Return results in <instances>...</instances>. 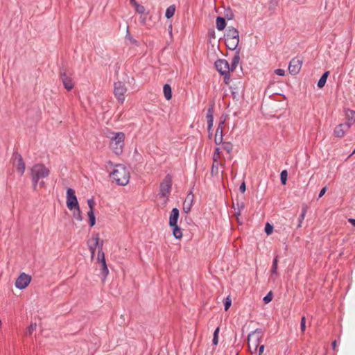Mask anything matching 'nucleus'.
Instances as JSON below:
<instances>
[{"mask_svg": "<svg viewBox=\"0 0 355 355\" xmlns=\"http://www.w3.org/2000/svg\"><path fill=\"white\" fill-rule=\"evenodd\" d=\"M101 265V280L104 282L105 279L107 278V276L109 273V270L107 266V263L105 260H103V261L98 262Z\"/></svg>", "mask_w": 355, "mask_h": 355, "instance_id": "4be33fe9", "label": "nucleus"}, {"mask_svg": "<svg viewBox=\"0 0 355 355\" xmlns=\"http://www.w3.org/2000/svg\"><path fill=\"white\" fill-rule=\"evenodd\" d=\"M226 121V116H224L223 114L220 118V121L218 123L216 132L214 138V142L216 145H220L223 143V127L224 124L225 123Z\"/></svg>", "mask_w": 355, "mask_h": 355, "instance_id": "9b49d317", "label": "nucleus"}, {"mask_svg": "<svg viewBox=\"0 0 355 355\" xmlns=\"http://www.w3.org/2000/svg\"><path fill=\"white\" fill-rule=\"evenodd\" d=\"M227 26L225 18L218 16L216 19V27L218 31H223Z\"/></svg>", "mask_w": 355, "mask_h": 355, "instance_id": "412c9836", "label": "nucleus"}, {"mask_svg": "<svg viewBox=\"0 0 355 355\" xmlns=\"http://www.w3.org/2000/svg\"><path fill=\"white\" fill-rule=\"evenodd\" d=\"M275 73L279 76H284L285 75V71L282 69H277L275 70Z\"/></svg>", "mask_w": 355, "mask_h": 355, "instance_id": "864d4df0", "label": "nucleus"}, {"mask_svg": "<svg viewBox=\"0 0 355 355\" xmlns=\"http://www.w3.org/2000/svg\"><path fill=\"white\" fill-rule=\"evenodd\" d=\"M50 171L44 164H35L31 168V175L39 179L47 178Z\"/></svg>", "mask_w": 355, "mask_h": 355, "instance_id": "39448f33", "label": "nucleus"}, {"mask_svg": "<svg viewBox=\"0 0 355 355\" xmlns=\"http://www.w3.org/2000/svg\"><path fill=\"white\" fill-rule=\"evenodd\" d=\"M348 221L351 225L355 227V218H349Z\"/></svg>", "mask_w": 355, "mask_h": 355, "instance_id": "680f3d73", "label": "nucleus"}, {"mask_svg": "<svg viewBox=\"0 0 355 355\" xmlns=\"http://www.w3.org/2000/svg\"><path fill=\"white\" fill-rule=\"evenodd\" d=\"M103 260H105L104 252L101 249V246H98L97 261L101 262L103 261Z\"/></svg>", "mask_w": 355, "mask_h": 355, "instance_id": "79ce46f5", "label": "nucleus"}, {"mask_svg": "<svg viewBox=\"0 0 355 355\" xmlns=\"http://www.w3.org/2000/svg\"><path fill=\"white\" fill-rule=\"evenodd\" d=\"M224 37L227 40H236L239 42V32L236 28L229 26L224 35Z\"/></svg>", "mask_w": 355, "mask_h": 355, "instance_id": "dca6fc26", "label": "nucleus"}, {"mask_svg": "<svg viewBox=\"0 0 355 355\" xmlns=\"http://www.w3.org/2000/svg\"><path fill=\"white\" fill-rule=\"evenodd\" d=\"M332 349L336 352V340H334L331 343Z\"/></svg>", "mask_w": 355, "mask_h": 355, "instance_id": "052dcab7", "label": "nucleus"}, {"mask_svg": "<svg viewBox=\"0 0 355 355\" xmlns=\"http://www.w3.org/2000/svg\"><path fill=\"white\" fill-rule=\"evenodd\" d=\"M175 12V5L169 6L166 8V12H165V17H166V19L171 18L174 15Z\"/></svg>", "mask_w": 355, "mask_h": 355, "instance_id": "c85d7f7f", "label": "nucleus"}, {"mask_svg": "<svg viewBox=\"0 0 355 355\" xmlns=\"http://www.w3.org/2000/svg\"><path fill=\"white\" fill-rule=\"evenodd\" d=\"M209 35L213 37V38H215V31L214 30H211L209 32Z\"/></svg>", "mask_w": 355, "mask_h": 355, "instance_id": "e2e57ef3", "label": "nucleus"}, {"mask_svg": "<svg viewBox=\"0 0 355 355\" xmlns=\"http://www.w3.org/2000/svg\"><path fill=\"white\" fill-rule=\"evenodd\" d=\"M306 212H307V207L306 205H304L302 208L301 214L298 218V225L297 226V228H299L302 226V221L304 219Z\"/></svg>", "mask_w": 355, "mask_h": 355, "instance_id": "cd10ccee", "label": "nucleus"}, {"mask_svg": "<svg viewBox=\"0 0 355 355\" xmlns=\"http://www.w3.org/2000/svg\"><path fill=\"white\" fill-rule=\"evenodd\" d=\"M92 258L94 257L96 248L99 246V235L98 233L93 234L92 238L87 242Z\"/></svg>", "mask_w": 355, "mask_h": 355, "instance_id": "f8f14e48", "label": "nucleus"}, {"mask_svg": "<svg viewBox=\"0 0 355 355\" xmlns=\"http://www.w3.org/2000/svg\"><path fill=\"white\" fill-rule=\"evenodd\" d=\"M110 175L118 185L125 186L129 182L130 172L123 164H116L115 168L110 173Z\"/></svg>", "mask_w": 355, "mask_h": 355, "instance_id": "f257e3e1", "label": "nucleus"}, {"mask_svg": "<svg viewBox=\"0 0 355 355\" xmlns=\"http://www.w3.org/2000/svg\"><path fill=\"white\" fill-rule=\"evenodd\" d=\"M327 186L322 187L319 193L318 198H322L327 192Z\"/></svg>", "mask_w": 355, "mask_h": 355, "instance_id": "5fc2aeb1", "label": "nucleus"}, {"mask_svg": "<svg viewBox=\"0 0 355 355\" xmlns=\"http://www.w3.org/2000/svg\"><path fill=\"white\" fill-rule=\"evenodd\" d=\"M130 3L132 5V6H135V3H137L135 0H130Z\"/></svg>", "mask_w": 355, "mask_h": 355, "instance_id": "774afa93", "label": "nucleus"}, {"mask_svg": "<svg viewBox=\"0 0 355 355\" xmlns=\"http://www.w3.org/2000/svg\"><path fill=\"white\" fill-rule=\"evenodd\" d=\"M225 40V44L226 46L232 51H237V49H241V47H238L239 44V42L236 41V40Z\"/></svg>", "mask_w": 355, "mask_h": 355, "instance_id": "6ab92c4d", "label": "nucleus"}, {"mask_svg": "<svg viewBox=\"0 0 355 355\" xmlns=\"http://www.w3.org/2000/svg\"><path fill=\"white\" fill-rule=\"evenodd\" d=\"M125 38L128 39L132 44L135 45L137 46L139 45V42L133 38V37L130 35L128 29L127 30Z\"/></svg>", "mask_w": 355, "mask_h": 355, "instance_id": "58836bf2", "label": "nucleus"}, {"mask_svg": "<svg viewBox=\"0 0 355 355\" xmlns=\"http://www.w3.org/2000/svg\"><path fill=\"white\" fill-rule=\"evenodd\" d=\"M220 327H217L214 331L212 343L214 345H217L218 343V334H219Z\"/></svg>", "mask_w": 355, "mask_h": 355, "instance_id": "c9c22d12", "label": "nucleus"}, {"mask_svg": "<svg viewBox=\"0 0 355 355\" xmlns=\"http://www.w3.org/2000/svg\"><path fill=\"white\" fill-rule=\"evenodd\" d=\"M39 185H40V187H45V182L43 180H42V181L39 182Z\"/></svg>", "mask_w": 355, "mask_h": 355, "instance_id": "0e129e2a", "label": "nucleus"}, {"mask_svg": "<svg viewBox=\"0 0 355 355\" xmlns=\"http://www.w3.org/2000/svg\"><path fill=\"white\" fill-rule=\"evenodd\" d=\"M277 266H278V256H275L272 261V265L270 270V277L273 275H277Z\"/></svg>", "mask_w": 355, "mask_h": 355, "instance_id": "bb28decb", "label": "nucleus"}, {"mask_svg": "<svg viewBox=\"0 0 355 355\" xmlns=\"http://www.w3.org/2000/svg\"><path fill=\"white\" fill-rule=\"evenodd\" d=\"M135 8V10L137 12H138L140 15H144L146 9L144 6L140 5L138 3H135V6H133Z\"/></svg>", "mask_w": 355, "mask_h": 355, "instance_id": "4c0bfd02", "label": "nucleus"}, {"mask_svg": "<svg viewBox=\"0 0 355 355\" xmlns=\"http://www.w3.org/2000/svg\"><path fill=\"white\" fill-rule=\"evenodd\" d=\"M126 92L127 88L123 82L117 81L114 83V94L119 103H123Z\"/></svg>", "mask_w": 355, "mask_h": 355, "instance_id": "0eeeda50", "label": "nucleus"}, {"mask_svg": "<svg viewBox=\"0 0 355 355\" xmlns=\"http://www.w3.org/2000/svg\"><path fill=\"white\" fill-rule=\"evenodd\" d=\"M237 211L235 212L234 215L237 218L238 221L239 222V217L241 215V211L245 208V203L243 202H236V204Z\"/></svg>", "mask_w": 355, "mask_h": 355, "instance_id": "2f4dec72", "label": "nucleus"}, {"mask_svg": "<svg viewBox=\"0 0 355 355\" xmlns=\"http://www.w3.org/2000/svg\"><path fill=\"white\" fill-rule=\"evenodd\" d=\"M230 89L231 90V95L232 98L235 101H239L240 98V94L239 91H234L233 86H230Z\"/></svg>", "mask_w": 355, "mask_h": 355, "instance_id": "a19ab883", "label": "nucleus"}, {"mask_svg": "<svg viewBox=\"0 0 355 355\" xmlns=\"http://www.w3.org/2000/svg\"><path fill=\"white\" fill-rule=\"evenodd\" d=\"M273 230H274V227L272 224H270V223L267 222L265 225V228H264V231H265V233L269 236L270 234H272V233L273 232Z\"/></svg>", "mask_w": 355, "mask_h": 355, "instance_id": "e433bc0d", "label": "nucleus"}, {"mask_svg": "<svg viewBox=\"0 0 355 355\" xmlns=\"http://www.w3.org/2000/svg\"><path fill=\"white\" fill-rule=\"evenodd\" d=\"M345 115H346L347 120L355 121V111L354 110H352L350 109H347V110H345Z\"/></svg>", "mask_w": 355, "mask_h": 355, "instance_id": "473e14b6", "label": "nucleus"}, {"mask_svg": "<svg viewBox=\"0 0 355 355\" xmlns=\"http://www.w3.org/2000/svg\"><path fill=\"white\" fill-rule=\"evenodd\" d=\"M71 76V73H68L65 69L62 68L60 69V78L62 82L64 87L67 91H71L74 87V83Z\"/></svg>", "mask_w": 355, "mask_h": 355, "instance_id": "423d86ee", "label": "nucleus"}, {"mask_svg": "<svg viewBox=\"0 0 355 355\" xmlns=\"http://www.w3.org/2000/svg\"><path fill=\"white\" fill-rule=\"evenodd\" d=\"M66 204L69 210H73L74 208H78L79 206L75 190L72 188H67V189Z\"/></svg>", "mask_w": 355, "mask_h": 355, "instance_id": "6e6552de", "label": "nucleus"}, {"mask_svg": "<svg viewBox=\"0 0 355 355\" xmlns=\"http://www.w3.org/2000/svg\"><path fill=\"white\" fill-rule=\"evenodd\" d=\"M288 179V171L287 170H283L280 173V181L282 185H286Z\"/></svg>", "mask_w": 355, "mask_h": 355, "instance_id": "72a5a7b5", "label": "nucleus"}, {"mask_svg": "<svg viewBox=\"0 0 355 355\" xmlns=\"http://www.w3.org/2000/svg\"><path fill=\"white\" fill-rule=\"evenodd\" d=\"M32 183H33V189L34 191L37 190V184H39L40 179L37 178H35L33 175H31Z\"/></svg>", "mask_w": 355, "mask_h": 355, "instance_id": "8fccbe9b", "label": "nucleus"}, {"mask_svg": "<svg viewBox=\"0 0 355 355\" xmlns=\"http://www.w3.org/2000/svg\"><path fill=\"white\" fill-rule=\"evenodd\" d=\"M185 220L187 221V223H189V221H191V219L189 217L186 216Z\"/></svg>", "mask_w": 355, "mask_h": 355, "instance_id": "338daca9", "label": "nucleus"}, {"mask_svg": "<svg viewBox=\"0 0 355 355\" xmlns=\"http://www.w3.org/2000/svg\"><path fill=\"white\" fill-rule=\"evenodd\" d=\"M163 92L165 98L168 101L172 98V89L169 84H164L163 86Z\"/></svg>", "mask_w": 355, "mask_h": 355, "instance_id": "5701e85b", "label": "nucleus"}, {"mask_svg": "<svg viewBox=\"0 0 355 355\" xmlns=\"http://www.w3.org/2000/svg\"><path fill=\"white\" fill-rule=\"evenodd\" d=\"M36 327H37V324L35 322V323H31L26 329V335L28 336V335H31L33 331L34 330L36 329Z\"/></svg>", "mask_w": 355, "mask_h": 355, "instance_id": "c03bdc74", "label": "nucleus"}, {"mask_svg": "<svg viewBox=\"0 0 355 355\" xmlns=\"http://www.w3.org/2000/svg\"><path fill=\"white\" fill-rule=\"evenodd\" d=\"M215 103L214 102H212L207 110V121H214V109Z\"/></svg>", "mask_w": 355, "mask_h": 355, "instance_id": "393cba45", "label": "nucleus"}, {"mask_svg": "<svg viewBox=\"0 0 355 355\" xmlns=\"http://www.w3.org/2000/svg\"><path fill=\"white\" fill-rule=\"evenodd\" d=\"M221 76H223V82L225 85H229L230 81V73L229 70H227L225 73L220 74Z\"/></svg>", "mask_w": 355, "mask_h": 355, "instance_id": "49530a36", "label": "nucleus"}, {"mask_svg": "<svg viewBox=\"0 0 355 355\" xmlns=\"http://www.w3.org/2000/svg\"><path fill=\"white\" fill-rule=\"evenodd\" d=\"M272 297H273V293L270 291L263 298V302H264V304H267L270 303L272 300Z\"/></svg>", "mask_w": 355, "mask_h": 355, "instance_id": "37998d69", "label": "nucleus"}, {"mask_svg": "<svg viewBox=\"0 0 355 355\" xmlns=\"http://www.w3.org/2000/svg\"><path fill=\"white\" fill-rule=\"evenodd\" d=\"M218 173V162H214L211 166V175H217Z\"/></svg>", "mask_w": 355, "mask_h": 355, "instance_id": "09e8293b", "label": "nucleus"}, {"mask_svg": "<svg viewBox=\"0 0 355 355\" xmlns=\"http://www.w3.org/2000/svg\"><path fill=\"white\" fill-rule=\"evenodd\" d=\"M87 216L89 225L91 227H92L96 225V216L94 214V210H89V211L87 212Z\"/></svg>", "mask_w": 355, "mask_h": 355, "instance_id": "a878e982", "label": "nucleus"}, {"mask_svg": "<svg viewBox=\"0 0 355 355\" xmlns=\"http://www.w3.org/2000/svg\"><path fill=\"white\" fill-rule=\"evenodd\" d=\"M259 355H262L263 352V350H264V345H259Z\"/></svg>", "mask_w": 355, "mask_h": 355, "instance_id": "13d9d810", "label": "nucleus"}, {"mask_svg": "<svg viewBox=\"0 0 355 355\" xmlns=\"http://www.w3.org/2000/svg\"><path fill=\"white\" fill-rule=\"evenodd\" d=\"M351 123H345L336 125L334 130V135L338 138H342L345 136V132L349 129Z\"/></svg>", "mask_w": 355, "mask_h": 355, "instance_id": "4468645a", "label": "nucleus"}, {"mask_svg": "<svg viewBox=\"0 0 355 355\" xmlns=\"http://www.w3.org/2000/svg\"><path fill=\"white\" fill-rule=\"evenodd\" d=\"M207 121V130H210L213 128L214 121Z\"/></svg>", "mask_w": 355, "mask_h": 355, "instance_id": "bf43d9fd", "label": "nucleus"}, {"mask_svg": "<svg viewBox=\"0 0 355 355\" xmlns=\"http://www.w3.org/2000/svg\"><path fill=\"white\" fill-rule=\"evenodd\" d=\"M234 17V14L230 7L225 8L224 10V18L227 20H232Z\"/></svg>", "mask_w": 355, "mask_h": 355, "instance_id": "c756f323", "label": "nucleus"}, {"mask_svg": "<svg viewBox=\"0 0 355 355\" xmlns=\"http://www.w3.org/2000/svg\"><path fill=\"white\" fill-rule=\"evenodd\" d=\"M168 225L172 229L173 236L177 239H180L182 237L183 234H182V230L180 227V226L178 224H175V225Z\"/></svg>", "mask_w": 355, "mask_h": 355, "instance_id": "aec40b11", "label": "nucleus"}, {"mask_svg": "<svg viewBox=\"0 0 355 355\" xmlns=\"http://www.w3.org/2000/svg\"><path fill=\"white\" fill-rule=\"evenodd\" d=\"M12 160L13 161V165L16 167L17 172L20 173L21 176L23 175L25 171L26 165L21 154L15 151L12 155Z\"/></svg>", "mask_w": 355, "mask_h": 355, "instance_id": "1a4fd4ad", "label": "nucleus"}, {"mask_svg": "<svg viewBox=\"0 0 355 355\" xmlns=\"http://www.w3.org/2000/svg\"><path fill=\"white\" fill-rule=\"evenodd\" d=\"M240 53H241V50L240 49H237V51H235V54H234V55L233 56V58L232 59V62L235 63L236 64H238L239 63V61H240Z\"/></svg>", "mask_w": 355, "mask_h": 355, "instance_id": "de8ad7c7", "label": "nucleus"}, {"mask_svg": "<svg viewBox=\"0 0 355 355\" xmlns=\"http://www.w3.org/2000/svg\"><path fill=\"white\" fill-rule=\"evenodd\" d=\"M87 205L89 208V210H94V206L96 205V202H95L94 198L88 199Z\"/></svg>", "mask_w": 355, "mask_h": 355, "instance_id": "603ef678", "label": "nucleus"}, {"mask_svg": "<svg viewBox=\"0 0 355 355\" xmlns=\"http://www.w3.org/2000/svg\"><path fill=\"white\" fill-rule=\"evenodd\" d=\"M112 134L114 136L111 137L110 146L115 155H119L123 150L125 135L123 132H113Z\"/></svg>", "mask_w": 355, "mask_h": 355, "instance_id": "f03ea898", "label": "nucleus"}, {"mask_svg": "<svg viewBox=\"0 0 355 355\" xmlns=\"http://www.w3.org/2000/svg\"><path fill=\"white\" fill-rule=\"evenodd\" d=\"M31 281V277L25 272H21L17 278L15 285L17 288L23 290L28 286Z\"/></svg>", "mask_w": 355, "mask_h": 355, "instance_id": "9d476101", "label": "nucleus"}, {"mask_svg": "<svg viewBox=\"0 0 355 355\" xmlns=\"http://www.w3.org/2000/svg\"><path fill=\"white\" fill-rule=\"evenodd\" d=\"M223 305L225 311H228L232 305V299L230 296L225 297L223 300Z\"/></svg>", "mask_w": 355, "mask_h": 355, "instance_id": "ea45409f", "label": "nucleus"}, {"mask_svg": "<svg viewBox=\"0 0 355 355\" xmlns=\"http://www.w3.org/2000/svg\"><path fill=\"white\" fill-rule=\"evenodd\" d=\"M329 75V71H326L322 74V76H320V78L317 83V86L319 88H322L325 85Z\"/></svg>", "mask_w": 355, "mask_h": 355, "instance_id": "b1692460", "label": "nucleus"}, {"mask_svg": "<svg viewBox=\"0 0 355 355\" xmlns=\"http://www.w3.org/2000/svg\"><path fill=\"white\" fill-rule=\"evenodd\" d=\"M180 216V211L178 208H173L169 216L168 225H175L178 224V219Z\"/></svg>", "mask_w": 355, "mask_h": 355, "instance_id": "a211bd4d", "label": "nucleus"}, {"mask_svg": "<svg viewBox=\"0 0 355 355\" xmlns=\"http://www.w3.org/2000/svg\"><path fill=\"white\" fill-rule=\"evenodd\" d=\"M214 66L220 75L225 73L227 70L230 71L229 62L225 59H218L215 62Z\"/></svg>", "mask_w": 355, "mask_h": 355, "instance_id": "2eb2a0df", "label": "nucleus"}, {"mask_svg": "<svg viewBox=\"0 0 355 355\" xmlns=\"http://www.w3.org/2000/svg\"><path fill=\"white\" fill-rule=\"evenodd\" d=\"M172 188V176L167 174L159 185V196L161 198H166L168 199V195L171 193Z\"/></svg>", "mask_w": 355, "mask_h": 355, "instance_id": "20e7f679", "label": "nucleus"}, {"mask_svg": "<svg viewBox=\"0 0 355 355\" xmlns=\"http://www.w3.org/2000/svg\"><path fill=\"white\" fill-rule=\"evenodd\" d=\"M223 148L229 154H230L233 150V144L231 142L223 141Z\"/></svg>", "mask_w": 355, "mask_h": 355, "instance_id": "f704fd0d", "label": "nucleus"}, {"mask_svg": "<svg viewBox=\"0 0 355 355\" xmlns=\"http://www.w3.org/2000/svg\"><path fill=\"white\" fill-rule=\"evenodd\" d=\"M207 131H208L209 138L211 139L212 137V129H211L210 130H207Z\"/></svg>", "mask_w": 355, "mask_h": 355, "instance_id": "69168bd1", "label": "nucleus"}, {"mask_svg": "<svg viewBox=\"0 0 355 355\" xmlns=\"http://www.w3.org/2000/svg\"><path fill=\"white\" fill-rule=\"evenodd\" d=\"M220 148L219 147H216L214 150V155H213V162H218V159L220 158Z\"/></svg>", "mask_w": 355, "mask_h": 355, "instance_id": "a18cd8bd", "label": "nucleus"}, {"mask_svg": "<svg viewBox=\"0 0 355 355\" xmlns=\"http://www.w3.org/2000/svg\"><path fill=\"white\" fill-rule=\"evenodd\" d=\"M73 210H74L73 213V217L78 221H82L83 218L80 206H78V208H74Z\"/></svg>", "mask_w": 355, "mask_h": 355, "instance_id": "7c9ffc66", "label": "nucleus"}, {"mask_svg": "<svg viewBox=\"0 0 355 355\" xmlns=\"http://www.w3.org/2000/svg\"><path fill=\"white\" fill-rule=\"evenodd\" d=\"M193 198L194 196L192 193V191H190L186 197V199L183 203V211L186 214H189L191 211V209L193 205Z\"/></svg>", "mask_w": 355, "mask_h": 355, "instance_id": "f3484780", "label": "nucleus"}, {"mask_svg": "<svg viewBox=\"0 0 355 355\" xmlns=\"http://www.w3.org/2000/svg\"><path fill=\"white\" fill-rule=\"evenodd\" d=\"M263 335V331L261 329L257 328L254 331L250 333L248 336V347L251 350L253 348V350L256 352L259 347L260 340H261Z\"/></svg>", "mask_w": 355, "mask_h": 355, "instance_id": "7ed1b4c3", "label": "nucleus"}, {"mask_svg": "<svg viewBox=\"0 0 355 355\" xmlns=\"http://www.w3.org/2000/svg\"><path fill=\"white\" fill-rule=\"evenodd\" d=\"M239 190L241 193H245L246 190V185L245 181H243L239 187Z\"/></svg>", "mask_w": 355, "mask_h": 355, "instance_id": "6e6d98bb", "label": "nucleus"}, {"mask_svg": "<svg viewBox=\"0 0 355 355\" xmlns=\"http://www.w3.org/2000/svg\"><path fill=\"white\" fill-rule=\"evenodd\" d=\"M302 61L297 58H293L288 65V71L291 75H297L302 67Z\"/></svg>", "mask_w": 355, "mask_h": 355, "instance_id": "ddd939ff", "label": "nucleus"}, {"mask_svg": "<svg viewBox=\"0 0 355 355\" xmlns=\"http://www.w3.org/2000/svg\"><path fill=\"white\" fill-rule=\"evenodd\" d=\"M237 65L238 64L231 62V64H229L230 73L231 71H234L235 70V69L236 68Z\"/></svg>", "mask_w": 355, "mask_h": 355, "instance_id": "4d7b16f0", "label": "nucleus"}, {"mask_svg": "<svg viewBox=\"0 0 355 355\" xmlns=\"http://www.w3.org/2000/svg\"><path fill=\"white\" fill-rule=\"evenodd\" d=\"M300 329L302 332H304L306 329V318L304 315H303L302 318H301V321H300Z\"/></svg>", "mask_w": 355, "mask_h": 355, "instance_id": "3c124183", "label": "nucleus"}]
</instances>
